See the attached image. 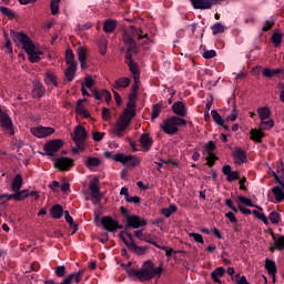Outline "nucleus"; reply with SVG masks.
Returning <instances> with one entry per match:
<instances>
[{
	"instance_id": "nucleus-27",
	"label": "nucleus",
	"mask_w": 284,
	"mask_h": 284,
	"mask_svg": "<svg viewBox=\"0 0 284 284\" xmlns=\"http://www.w3.org/2000/svg\"><path fill=\"white\" fill-rule=\"evenodd\" d=\"M211 115L216 125H221L224 130H230V126L225 125V120H223V116L216 110H212Z\"/></svg>"
},
{
	"instance_id": "nucleus-5",
	"label": "nucleus",
	"mask_w": 284,
	"mask_h": 284,
	"mask_svg": "<svg viewBox=\"0 0 284 284\" xmlns=\"http://www.w3.org/2000/svg\"><path fill=\"white\" fill-rule=\"evenodd\" d=\"M180 125H187V121L183 118L171 116L164 121L163 125H161V129L163 132H165V134H176V132H179Z\"/></svg>"
},
{
	"instance_id": "nucleus-21",
	"label": "nucleus",
	"mask_w": 284,
	"mask_h": 284,
	"mask_svg": "<svg viewBox=\"0 0 284 284\" xmlns=\"http://www.w3.org/2000/svg\"><path fill=\"white\" fill-rule=\"evenodd\" d=\"M21 187H23V176L17 174L11 182V192L14 194L21 193Z\"/></svg>"
},
{
	"instance_id": "nucleus-38",
	"label": "nucleus",
	"mask_w": 284,
	"mask_h": 284,
	"mask_svg": "<svg viewBox=\"0 0 284 284\" xmlns=\"http://www.w3.org/2000/svg\"><path fill=\"white\" fill-rule=\"evenodd\" d=\"M274 247L271 250H284V237L283 236H273Z\"/></svg>"
},
{
	"instance_id": "nucleus-16",
	"label": "nucleus",
	"mask_w": 284,
	"mask_h": 284,
	"mask_svg": "<svg viewBox=\"0 0 284 284\" xmlns=\"http://www.w3.org/2000/svg\"><path fill=\"white\" fill-rule=\"evenodd\" d=\"M89 190H90L91 195L93 196L95 203H99V201H101V190L99 189V179L94 178L90 182Z\"/></svg>"
},
{
	"instance_id": "nucleus-32",
	"label": "nucleus",
	"mask_w": 284,
	"mask_h": 284,
	"mask_svg": "<svg viewBox=\"0 0 284 284\" xmlns=\"http://www.w3.org/2000/svg\"><path fill=\"white\" fill-rule=\"evenodd\" d=\"M103 30L110 34L116 30V20H106L103 23Z\"/></svg>"
},
{
	"instance_id": "nucleus-50",
	"label": "nucleus",
	"mask_w": 284,
	"mask_h": 284,
	"mask_svg": "<svg viewBox=\"0 0 284 284\" xmlns=\"http://www.w3.org/2000/svg\"><path fill=\"white\" fill-rule=\"evenodd\" d=\"M131 34H133V37H139V39H144L143 43H145L148 41V36H142L141 30H139L134 27L131 28Z\"/></svg>"
},
{
	"instance_id": "nucleus-4",
	"label": "nucleus",
	"mask_w": 284,
	"mask_h": 284,
	"mask_svg": "<svg viewBox=\"0 0 284 284\" xmlns=\"http://www.w3.org/2000/svg\"><path fill=\"white\" fill-rule=\"evenodd\" d=\"M120 239L124 243V245H126V247H129V250L133 252V254L142 256V254H145V252H148V247L136 245V243L134 242V237H132V233L122 231L120 232Z\"/></svg>"
},
{
	"instance_id": "nucleus-57",
	"label": "nucleus",
	"mask_w": 284,
	"mask_h": 284,
	"mask_svg": "<svg viewBox=\"0 0 284 284\" xmlns=\"http://www.w3.org/2000/svg\"><path fill=\"white\" fill-rule=\"evenodd\" d=\"M84 88H88L90 90V88H92V85H94V79H92V77L88 75L84 78Z\"/></svg>"
},
{
	"instance_id": "nucleus-8",
	"label": "nucleus",
	"mask_w": 284,
	"mask_h": 284,
	"mask_svg": "<svg viewBox=\"0 0 284 284\" xmlns=\"http://www.w3.org/2000/svg\"><path fill=\"white\" fill-rule=\"evenodd\" d=\"M12 199L13 201H26V191L13 194H0V207H6L8 205V201H12Z\"/></svg>"
},
{
	"instance_id": "nucleus-30",
	"label": "nucleus",
	"mask_w": 284,
	"mask_h": 284,
	"mask_svg": "<svg viewBox=\"0 0 284 284\" xmlns=\"http://www.w3.org/2000/svg\"><path fill=\"white\" fill-rule=\"evenodd\" d=\"M43 94V84H41V82H36L32 90V97H34V99H41Z\"/></svg>"
},
{
	"instance_id": "nucleus-11",
	"label": "nucleus",
	"mask_w": 284,
	"mask_h": 284,
	"mask_svg": "<svg viewBox=\"0 0 284 284\" xmlns=\"http://www.w3.org/2000/svg\"><path fill=\"white\" fill-rule=\"evenodd\" d=\"M85 139H88V132L85 131V126L83 125L75 126L74 136H73V141L75 145L78 148H82Z\"/></svg>"
},
{
	"instance_id": "nucleus-62",
	"label": "nucleus",
	"mask_w": 284,
	"mask_h": 284,
	"mask_svg": "<svg viewBox=\"0 0 284 284\" xmlns=\"http://www.w3.org/2000/svg\"><path fill=\"white\" fill-rule=\"evenodd\" d=\"M126 203H134V205H138V203H141V197L139 196H126L125 200Z\"/></svg>"
},
{
	"instance_id": "nucleus-60",
	"label": "nucleus",
	"mask_w": 284,
	"mask_h": 284,
	"mask_svg": "<svg viewBox=\"0 0 284 284\" xmlns=\"http://www.w3.org/2000/svg\"><path fill=\"white\" fill-rule=\"evenodd\" d=\"M55 274L60 278H63V276H65V266L62 265V266L55 267Z\"/></svg>"
},
{
	"instance_id": "nucleus-36",
	"label": "nucleus",
	"mask_w": 284,
	"mask_h": 284,
	"mask_svg": "<svg viewBox=\"0 0 284 284\" xmlns=\"http://www.w3.org/2000/svg\"><path fill=\"white\" fill-rule=\"evenodd\" d=\"M77 114L80 116H83V119H89L90 113L88 112V109L83 105V103L78 102L77 108H75Z\"/></svg>"
},
{
	"instance_id": "nucleus-2",
	"label": "nucleus",
	"mask_w": 284,
	"mask_h": 284,
	"mask_svg": "<svg viewBox=\"0 0 284 284\" xmlns=\"http://www.w3.org/2000/svg\"><path fill=\"white\" fill-rule=\"evenodd\" d=\"M11 38L17 45L22 47L24 52L28 54L31 63H39V61H41V54H43V52H41V50H39L37 45H34L32 40H30V37H28L26 33L12 31Z\"/></svg>"
},
{
	"instance_id": "nucleus-18",
	"label": "nucleus",
	"mask_w": 284,
	"mask_h": 284,
	"mask_svg": "<svg viewBox=\"0 0 284 284\" xmlns=\"http://www.w3.org/2000/svg\"><path fill=\"white\" fill-rule=\"evenodd\" d=\"M273 176H274L275 181H277V183H280V185L282 186V189L278 187V186H275L272 190L276 201H278L281 203V201H284V192H283L284 191V183L281 182V180L278 179V175H276V173H274V172H273Z\"/></svg>"
},
{
	"instance_id": "nucleus-54",
	"label": "nucleus",
	"mask_w": 284,
	"mask_h": 284,
	"mask_svg": "<svg viewBox=\"0 0 284 284\" xmlns=\"http://www.w3.org/2000/svg\"><path fill=\"white\" fill-rule=\"evenodd\" d=\"M189 236H191L195 241V243H205V241L203 240V235L199 233H189Z\"/></svg>"
},
{
	"instance_id": "nucleus-63",
	"label": "nucleus",
	"mask_w": 284,
	"mask_h": 284,
	"mask_svg": "<svg viewBox=\"0 0 284 284\" xmlns=\"http://www.w3.org/2000/svg\"><path fill=\"white\" fill-rule=\"evenodd\" d=\"M226 176H227L226 180H227L229 182L237 181V179H239V172H236V171H231V173H229V175H226Z\"/></svg>"
},
{
	"instance_id": "nucleus-41",
	"label": "nucleus",
	"mask_w": 284,
	"mask_h": 284,
	"mask_svg": "<svg viewBox=\"0 0 284 284\" xmlns=\"http://www.w3.org/2000/svg\"><path fill=\"white\" fill-rule=\"evenodd\" d=\"M64 219H65V221H67V223H69V225L71 226V227H73V234L79 230V226H77V224H74V219H72L71 216H70V212L69 211H64Z\"/></svg>"
},
{
	"instance_id": "nucleus-51",
	"label": "nucleus",
	"mask_w": 284,
	"mask_h": 284,
	"mask_svg": "<svg viewBox=\"0 0 284 284\" xmlns=\"http://www.w3.org/2000/svg\"><path fill=\"white\" fill-rule=\"evenodd\" d=\"M271 223L276 225L281 221V215L277 212H271L268 215Z\"/></svg>"
},
{
	"instance_id": "nucleus-35",
	"label": "nucleus",
	"mask_w": 284,
	"mask_h": 284,
	"mask_svg": "<svg viewBox=\"0 0 284 284\" xmlns=\"http://www.w3.org/2000/svg\"><path fill=\"white\" fill-rule=\"evenodd\" d=\"M74 74H77V65H69L64 71L67 81H74Z\"/></svg>"
},
{
	"instance_id": "nucleus-53",
	"label": "nucleus",
	"mask_w": 284,
	"mask_h": 284,
	"mask_svg": "<svg viewBox=\"0 0 284 284\" xmlns=\"http://www.w3.org/2000/svg\"><path fill=\"white\" fill-rule=\"evenodd\" d=\"M161 114V106L159 104L153 106L151 119L154 121L155 119H159V115Z\"/></svg>"
},
{
	"instance_id": "nucleus-64",
	"label": "nucleus",
	"mask_w": 284,
	"mask_h": 284,
	"mask_svg": "<svg viewBox=\"0 0 284 284\" xmlns=\"http://www.w3.org/2000/svg\"><path fill=\"white\" fill-rule=\"evenodd\" d=\"M214 57H216V51L214 50L204 51L203 53L204 59H214Z\"/></svg>"
},
{
	"instance_id": "nucleus-47",
	"label": "nucleus",
	"mask_w": 284,
	"mask_h": 284,
	"mask_svg": "<svg viewBox=\"0 0 284 284\" xmlns=\"http://www.w3.org/2000/svg\"><path fill=\"white\" fill-rule=\"evenodd\" d=\"M212 30L214 36L222 34V32H225V27H223L221 22H216L215 24H213Z\"/></svg>"
},
{
	"instance_id": "nucleus-15",
	"label": "nucleus",
	"mask_w": 284,
	"mask_h": 284,
	"mask_svg": "<svg viewBox=\"0 0 284 284\" xmlns=\"http://www.w3.org/2000/svg\"><path fill=\"white\" fill-rule=\"evenodd\" d=\"M102 225L108 232H114V230H123V226L119 225V222L110 216L102 219Z\"/></svg>"
},
{
	"instance_id": "nucleus-13",
	"label": "nucleus",
	"mask_w": 284,
	"mask_h": 284,
	"mask_svg": "<svg viewBox=\"0 0 284 284\" xmlns=\"http://www.w3.org/2000/svg\"><path fill=\"white\" fill-rule=\"evenodd\" d=\"M145 225H148V222L143 217L131 215L128 216L125 227H133V230H139V227H145Z\"/></svg>"
},
{
	"instance_id": "nucleus-31",
	"label": "nucleus",
	"mask_w": 284,
	"mask_h": 284,
	"mask_svg": "<svg viewBox=\"0 0 284 284\" xmlns=\"http://www.w3.org/2000/svg\"><path fill=\"white\" fill-rule=\"evenodd\" d=\"M50 214L52 219H61V216H63V206L55 204L51 207Z\"/></svg>"
},
{
	"instance_id": "nucleus-48",
	"label": "nucleus",
	"mask_w": 284,
	"mask_h": 284,
	"mask_svg": "<svg viewBox=\"0 0 284 284\" xmlns=\"http://www.w3.org/2000/svg\"><path fill=\"white\" fill-rule=\"evenodd\" d=\"M83 274H85V271L80 270L78 273L69 274V276H72V281H75V283H81Z\"/></svg>"
},
{
	"instance_id": "nucleus-59",
	"label": "nucleus",
	"mask_w": 284,
	"mask_h": 284,
	"mask_svg": "<svg viewBox=\"0 0 284 284\" xmlns=\"http://www.w3.org/2000/svg\"><path fill=\"white\" fill-rule=\"evenodd\" d=\"M103 136H105V133L95 131L92 133L93 141H103Z\"/></svg>"
},
{
	"instance_id": "nucleus-43",
	"label": "nucleus",
	"mask_w": 284,
	"mask_h": 284,
	"mask_svg": "<svg viewBox=\"0 0 284 284\" xmlns=\"http://www.w3.org/2000/svg\"><path fill=\"white\" fill-rule=\"evenodd\" d=\"M65 61L68 65H77V62H74V53L70 49L65 52Z\"/></svg>"
},
{
	"instance_id": "nucleus-34",
	"label": "nucleus",
	"mask_w": 284,
	"mask_h": 284,
	"mask_svg": "<svg viewBox=\"0 0 284 284\" xmlns=\"http://www.w3.org/2000/svg\"><path fill=\"white\" fill-rule=\"evenodd\" d=\"M140 143L145 150H150V148H152V139H150L148 133L141 135Z\"/></svg>"
},
{
	"instance_id": "nucleus-40",
	"label": "nucleus",
	"mask_w": 284,
	"mask_h": 284,
	"mask_svg": "<svg viewBox=\"0 0 284 284\" xmlns=\"http://www.w3.org/2000/svg\"><path fill=\"white\" fill-rule=\"evenodd\" d=\"M174 212H176V205H174V204H171L169 207L161 210V214H163V216H165V219H170V216L173 215Z\"/></svg>"
},
{
	"instance_id": "nucleus-10",
	"label": "nucleus",
	"mask_w": 284,
	"mask_h": 284,
	"mask_svg": "<svg viewBox=\"0 0 284 284\" xmlns=\"http://www.w3.org/2000/svg\"><path fill=\"white\" fill-rule=\"evenodd\" d=\"M63 148V140H51L44 144V152L47 156H54Z\"/></svg>"
},
{
	"instance_id": "nucleus-25",
	"label": "nucleus",
	"mask_w": 284,
	"mask_h": 284,
	"mask_svg": "<svg viewBox=\"0 0 284 284\" xmlns=\"http://www.w3.org/2000/svg\"><path fill=\"white\" fill-rule=\"evenodd\" d=\"M84 165H85V168H88V170H94V168H99V165H101V159L94 158V156H89L84 161Z\"/></svg>"
},
{
	"instance_id": "nucleus-37",
	"label": "nucleus",
	"mask_w": 284,
	"mask_h": 284,
	"mask_svg": "<svg viewBox=\"0 0 284 284\" xmlns=\"http://www.w3.org/2000/svg\"><path fill=\"white\" fill-rule=\"evenodd\" d=\"M128 85H130V78H120L114 82L115 90H121V88H128Z\"/></svg>"
},
{
	"instance_id": "nucleus-23",
	"label": "nucleus",
	"mask_w": 284,
	"mask_h": 284,
	"mask_svg": "<svg viewBox=\"0 0 284 284\" xmlns=\"http://www.w3.org/2000/svg\"><path fill=\"white\" fill-rule=\"evenodd\" d=\"M124 43H125V45H128L129 54H132V52L134 54H136V42L134 41V38H132V36L125 33L124 34Z\"/></svg>"
},
{
	"instance_id": "nucleus-29",
	"label": "nucleus",
	"mask_w": 284,
	"mask_h": 284,
	"mask_svg": "<svg viewBox=\"0 0 284 284\" xmlns=\"http://www.w3.org/2000/svg\"><path fill=\"white\" fill-rule=\"evenodd\" d=\"M225 274V268L223 266L216 267L212 273H211V278H213L214 283H223L221 281V277L224 276Z\"/></svg>"
},
{
	"instance_id": "nucleus-17",
	"label": "nucleus",
	"mask_w": 284,
	"mask_h": 284,
	"mask_svg": "<svg viewBox=\"0 0 284 284\" xmlns=\"http://www.w3.org/2000/svg\"><path fill=\"white\" fill-rule=\"evenodd\" d=\"M233 158L235 165H243V163H247V153H245V150L241 148L234 150Z\"/></svg>"
},
{
	"instance_id": "nucleus-55",
	"label": "nucleus",
	"mask_w": 284,
	"mask_h": 284,
	"mask_svg": "<svg viewBox=\"0 0 284 284\" xmlns=\"http://www.w3.org/2000/svg\"><path fill=\"white\" fill-rule=\"evenodd\" d=\"M20 192H24V200L28 199V196H34L36 201L39 199V191H29V190H22Z\"/></svg>"
},
{
	"instance_id": "nucleus-24",
	"label": "nucleus",
	"mask_w": 284,
	"mask_h": 284,
	"mask_svg": "<svg viewBox=\"0 0 284 284\" xmlns=\"http://www.w3.org/2000/svg\"><path fill=\"white\" fill-rule=\"evenodd\" d=\"M77 54H78L81 69L85 70L88 68V63H85V60L88 59V54L85 53V50L83 49V47L78 48Z\"/></svg>"
},
{
	"instance_id": "nucleus-28",
	"label": "nucleus",
	"mask_w": 284,
	"mask_h": 284,
	"mask_svg": "<svg viewBox=\"0 0 284 284\" xmlns=\"http://www.w3.org/2000/svg\"><path fill=\"white\" fill-rule=\"evenodd\" d=\"M44 82L47 85H53V88H57V85H59V82L57 81V74L52 71H48L45 73Z\"/></svg>"
},
{
	"instance_id": "nucleus-26",
	"label": "nucleus",
	"mask_w": 284,
	"mask_h": 284,
	"mask_svg": "<svg viewBox=\"0 0 284 284\" xmlns=\"http://www.w3.org/2000/svg\"><path fill=\"white\" fill-rule=\"evenodd\" d=\"M267 273L273 277V283H276V263L272 260L265 261Z\"/></svg>"
},
{
	"instance_id": "nucleus-56",
	"label": "nucleus",
	"mask_w": 284,
	"mask_h": 284,
	"mask_svg": "<svg viewBox=\"0 0 284 284\" xmlns=\"http://www.w3.org/2000/svg\"><path fill=\"white\" fill-rule=\"evenodd\" d=\"M253 214L256 216V219H260V221H263V223L267 225L268 223L267 216H265L262 212L253 211Z\"/></svg>"
},
{
	"instance_id": "nucleus-3",
	"label": "nucleus",
	"mask_w": 284,
	"mask_h": 284,
	"mask_svg": "<svg viewBox=\"0 0 284 284\" xmlns=\"http://www.w3.org/2000/svg\"><path fill=\"white\" fill-rule=\"evenodd\" d=\"M136 100H134V95L129 97V102L126 104V109L123 111V113L119 116L115 126H114V134L115 136H123V132L128 130L130 126V123H132V119H134L136 114Z\"/></svg>"
},
{
	"instance_id": "nucleus-52",
	"label": "nucleus",
	"mask_w": 284,
	"mask_h": 284,
	"mask_svg": "<svg viewBox=\"0 0 284 284\" xmlns=\"http://www.w3.org/2000/svg\"><path fill=\"white\" fill-rule=\"evenodd\" d=\"M59 3H61V0H51V13L59 14Z\"/></svg>"
},
{
	"instance_id": "nucleus-12",
	"label": "nucleus",
	"mask_w": 284,
	"mask_h": 284,
	"mask_svg": "<svg viewBox=\"0 0 284 284\" xmlns=\"http://www.w3.org/2000/svg\"><path fill=\"white\" fill-rule=\"evenodd\" d=\"M0 125L3 128L4 132H8V134H14V129L12 126V119L8 113L2 112L0 109Z\"/></svg>"
},
{
	"instance_id": "nucleus-7",
	"label": "nucleus",
	"mask_w": 284,
	"mask_h": 284,
	"mask_svg": "<svg viewBox=\"0 0 284 284\" xmlns=\"http://www.w3.org/2000/svg\"><path fill=\"white\" fill-rule=\"evenodd\" d=\"M30 132L37 139H45L48 136H52V133L54 132V128L39 125V126L31 128Z\"/></svg>"
},
{
	"instance_id": "nucleus-46",
	"label": "nucleus",
	"mask_w": 284,
	"mask_h": 284,
	"mask_svg": "<svg viewBox=\"0 0 284 284\" xmlns=\"http://www.w3.org/2000/svg\"><path fill=\"white\" fill-rule=\"evenodd\" d=\"M272 41L275 45V48H278V45H281L282 41H283V33H273L272 36Z\"/></svg>"
},
{
	"instance_id": "nucleus-33",
	"label": "nucleus",
	"mask_w": 284,
	"mask_h": 284,
	"mask_svg": "<svg viewBox=\"0 0 284 284\" xmlns=\"http://www.w3.org/2000/svg\"><path fill=\"white\" fill-rule=\"evenodd\" d=\"M257 114H258L261 121H263V120L270 119V116H272V111H270V108H267V106H261L257 109Z\"/></svg>"
},
{
	"instance_id": "nucleus-58",
	"label": "nucleus",
	"mask_w": 284,
	"mask_h": 284,
	"mask_svg": "<svg viewBox=\"0 0 284 284\" xmlns=\"http://www.w3.org/2000/svg\"><path fill=\"white\" fill-rule=\"evenodd\" d=\"M102 119H103V121H110L112 119V114L110 113V109L104 108L102 110Z\"/></svg>"
},
{
	"instance_id": "nucleus-19",
	"label": "nucleus",
	"mask_w": 284,
	"mask_h": 284,
	"mask_svg": "<svg viewBox=\"0 0 284 284\" xmlns=\"http://www.w3.org/2000/svg\"><path fill=\"white\" fill-rule=\"evenodd\" d=\"M204 150L209 154L207 165L210 168H212V165H214V161H216V156H214V154H212V152H214V150H216V144H214V142L210 141L205 144Z\"/></svg>"
},
{
	"instance_id": "nucleus-49",
	"label": "nucleus",
	"mask_w": 284,
	"mask_h": 284,
	"mask_svg": "<svg viewBox=\"0 0 284 284\" xmlns=\"http://www.w3.org/2000/svg\"><path fill=\"white\" fill-rule=\"evenodd\" d=\"M237 201L240 203H242V205H246V207H254V204L252 203V200L243 196V195H240L237 196Z\"/></svg>"
},
{
	"instance_id": "nucleus-39",
	"label": "nucleus",
	"mask_w": 284,
	"mask_h": 284,
	"mask_svg": "<svg viewBox=\"0 0 284 284\" xmlns=\"http://www.w3.org/2000/svg\"><path fill=\"white\" fill-rule=\"evenodd\" d=\"M260 128L262 130H272V128H274V120L270 118L261 120Z\"/></svg>"
},
{
	"instance_id": "nucleus-20",
	"label": "nucleus",
	"mask_w": 284,
	"mask_h": 284,
	"mask_svg": "<svg viewBox=\"0 0 284 284\" xmlns=\"http://www.w3.org/2000/svg\"><path fill=\"white\" fill-rule=\"evenodd\" d=\"M172 110L178 116H187V105H185L182 101L173 103Z\"/></svg>"
},
{
	"instance_id": "nucleus-44",
	"label": "nucleus",
	"mask_w": 284,
	"mask_h": 284,
	"mask_svg": "<svg viewBox=\"0 0 284 284\" xmlns=\"http://www.w3.org/2000/svg\"><path fill=\"white\" fill-rule=\"evenodd\" d=\"M0 12L8 19H14V11L8 7H0Z\"/></svg>"
},
{
	"instance_id": "nucleus-6",
	"label": "nucleus",
	"mask_w": 284,
	"mask_h": 284,
	"mask_svg": "<svg viewBox=\"0 0 284 284\" xmlns=\"http://www.w3.org/2000/svg\"><path fill=\"white\" fill-rule=\"evenodd\" d=\"M113 161L116 163H122L126 168H136L141 164V160L134 155H125L123 153H118L113 156Z\"/></svg>"
},
{
	"instance_id": "nucleus-1",
	"label": "nucleus",
	"mask_w": 284,
	"mask_h": 284,
	"mask_svg": "<svg viewBox=\"0 0 284 284\" xmlns=\"http://www.w3.org/2000/svg\"><path fill=\"white\" fill-rule=\"evenodd\" d=\"M131 265L132 262H129L125 270L132 281H152V278H161L163 274V265L154 266L152 261L144 262L140 270L132 268Z\"/></svg>"
},
{
	"instance_id": "nucleus-9",
	"label": "nucleus",
	"mask_w": 284,
	"mask_h": 284,
	"mask_svg": "<svg viewBox=\"0 0 284 284\" xmlns=\"http://www.w3.org/2000/svg\"><path fill=\"white\" fill-rule=\"evenodd\" d=\"M224 0H191L193 8L196 10H210L212 6H219Z\"/></svg>"
},
{
	"instance_id": "nucleus-22",
	"label": "nucleus",
	"mask_w": 284,
	"mask_h": 284,
	"mask_svg": "<svg viewBox=\"0 0 284 284\" xmlns=\"http://www.w3.org/2000/svg\"><path fill=\"white\" fill-rule=\"evenodd\" d=\"M126 59H129V61L132 59V55H130V53L126 55ZM129 68L130 71L132 72L133 79H134V85L133 88H139V69L136 68V64L132 61H130L129 63Z\"/></svg>"
},
{
	"instance_id": "nucleus-45",
	"label": "nucleus",
	"mask_w": 284,
	"mask_h": 284,
	"mask_svg": "<svg viewBox=\"0 0 284 284\" xmlns=\"http://www.w3.org/2000/svg\"><path fill=\"white\" fill-rule=\"evenodd\" d=\"M251 139L252 141L260 142L263 139V132L261 130L253 129L251 130Z\"/></svg>"
},
{
	"instance_id": "nucleus-61",
	"label": "nucleus",
	"mask_w": 284,
	"mask_h": 284,
	"mask_svg": "<svg viewBox=\"0 0 284 284\" xmlns=\"http://www.w3.org/2000/svg\"><path fill=\"white\" fill-rule=\"evenodd\" d=\"M263 77H266V79H272V77H274V69H270V68H265L263 70Z\"/></svg>"
},
{
	"instance_id": "nucleus-14",
	"label": "nucleus",
	"mask_w": 284,
	"mask_h": 284,
	"mask_svg": "<svg viewBox=\"0 0 284 284\" xmlns=\"http://www.w3.org/2000/svg\"><path fill=\"white\" fill-rule=\"evenodd\" d=\"M73 165L74 161L69 158H59L54 162V168L61 170V172H68V170H70V168H72Z\"/></svg>"
},
{
	"instance_id": "nucleus-42",
	"label": "nucleus",
	"mask_w": 284,
	"mask_h": 284,
	"mask_svg": "<svg viewBox=\"0 0 284 284\" xmlns=\"http://www.w3.org/2000/svg\"><path fill=\"white\" fill-rule=\"evenodd\" d=\"M99 52L102 55H105L108 53V40H100L98 42Z\"/></svg>"
}]
</instances>
